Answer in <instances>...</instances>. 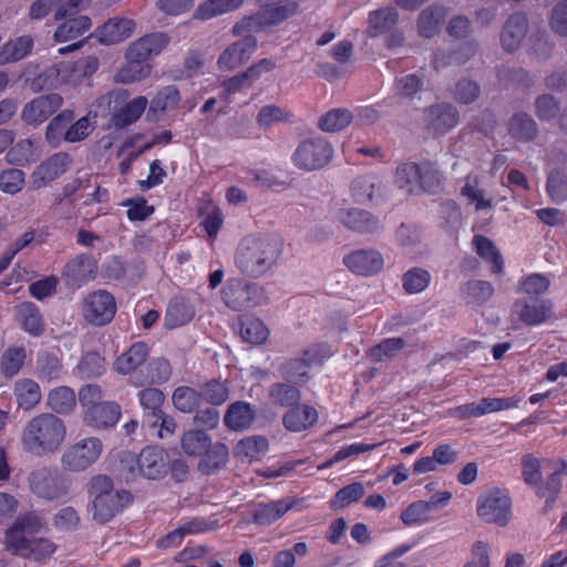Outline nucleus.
Here are the masks:
<instances>
[{
  "label": "nucleus",
  "instance_id": "obj_1",
  "mask_svg": "<svg viewBox=\"0 0 567 567\" xmlns=\"http://www.w3.org/2000/svg\"><path fill=\"white\" fill-rule=\"evenodd\" d=\"M66 439V425L53 413L44 412L31 417L21 431L23 449L34 455L56 453Z\"/></svg>",
  "mask_w": 567,
  "mask_h": 567
},
{
  "label": "nucleus",
  "instance_id": "obj_2",
  "mask_svg": "<svg viewBox=\"0 0 567 567\" xmlns=\"http://www.w3.org/2000/svg\"><path fill=\"white\" fill-rule=\"evenodd\" d=\"M90 493L93 496L92 516L99 524L110 522L132 502L128 492L114 489L112 481L104 475H99L91 481Z\"/></svg>",
  "mask_w": 567,
  "mask_h": 567
},
{
  "label": "nucleus",
  "instance_id": "obj_3",
  "mask_svg": "<svg viewBox=\"0 0 567 567\" xmlns=\"http://www.w3.org/2000/svg\"><path fill=\"white\" fill-rule=\"evenodd\" d=\"M554 460L538 458L533 454H525L522 457V478L526 485L532 487L538 497L545 498L547 505H551L561 489V480L558 472H553L546 481L543 480V467L553 470L556 465Z\"/></svg>",
  "mask_w": 567,
  "mask_h": 567
},
{
  "label": "nucleus",
  "instance_id": "obj_4",
  "mask_svg": "<svg viewBox=\"0 0 567 567\" xmlns=\"http://www.w3.org/2000/svg\"><path fill=\"white\" fill-rule=\"evenodd\" d=\"M182 451L187 456L200 457L204 471L220 467L227 462L228 450L223 443H212L210 436L200 430H188L181 437Z\"/></svg>",
  "mask_w": 567,
  "mask_h": 567
},
{
  "label": "nucleus",
  "instance_id": "obj_5",
  "mask_svg": "<svg viewBox=\"0 0 567 567\" xmlns=\"http://www.w3.org/2000/svg\"><path fill=\"white\" fill-rule=\"evenodd\" d=\"M284 251V240L275 233L255 235L250 244V277L274 274Z\"/></svg>",
  "mask_w": 567,
  "mask_h": 567
},
{
  "label": "nucleus",
  "instance_id": "obj_6",
  "mask_svg": "<svg viewBox=\"0 0 567 567\" xmlns=\"http://www.w3.org/2000/svg\"><path fill=\"white\" fill-rule=\"evenodd\" d=\"M332 157L331 144L318 136L301 141L292 153L291 161L297 168L311 172L324 167Z\"/></svg>",
  "mask_w": 567,
  "mask_h": 567
},
{
  "label": "nucleus",
  "instance_id": "obj_7",
  "mask_svg": "<svg viewBox=\"0 0 567 567\" xmlns=\"http://www.w3.org/2000/svg\"><path fill=\"white\" fill-rule=\"evenodd\" d=\"M43 524L33 514L20 516L8 528L4 535V547L14 555L23 556L30 551V544L34 543L37 534L41 532Z\"/></svg>",
  "mask_w": 567,
  "mask_h": 567
},
{
  "label": "nucleus",
  "instance_id": "obj_8",
  "mask_svg": "<svg viewBox=\"0 0 567 567\" xmlns=\"http://www.w3.org/2000/svg\"><path fill=\"white\" fill-rule=\"evenodd\" d=\"M103 443L97 437H84L71 444L62 454V467L69 472H82L102 455Z\"/></svg>",
  "mask_w": 567,
  "mask_h": 567
},
{
  "label": "nucleus",
  "instance_id": "obj_9",
  "mask_svg": "<svg viewBox=\"0 0 567 567\" xmlns=\"http://www.w3.org/2000/svg\"><path fill=\"white\" fill-rule=\"evenodd\" d=\"M511 498L501 489H492L477 499V515L485 523L505 526L511 519Z\"/></svg>",
  "mask_w": 567,
  "mask_h": 567
},
{
  "label": "nucleus",
  "instance_id": "obj_10",
  "mask_svg": "<svg viewBox=\"0 0 567 567\" xmlns=\"http://www.w3.org/2000/svg\"><path fill=\"white\" fill-rule=\"evenodd\" d=\"M553 315L551 300L519 298L512 306L511 320L526 326H539L548 321Z\"/></svg>",
  "mask_w": 567,
  "mask_h": 567
},
{
  "label": "nucleus",
  "instance_id": "obj_11",
  "mask_svg": "<svg viewBox=\"0 0 567 567\" xmlns=\"http://www.w3.org/2000/svg\"><path fill=\"white\" fill-rule=\"evenodd\" d=\"M135 468H131L133 474L147 480L163 478L169 470L168 453L158 446H147L141 451L134 460Z\"/></svg>",
  "mask_w": 567,
  "mask_h": 567
},
{
  "label": "nucleus",
  "instance_id": "obj_12",
  "mask_svg": "<svg viewBox=\"0 0 567 567\" xmlns=\"http://www.w3.org/2000/svg\"><path fill=\"white\" fill-rule=\"evenodd\" d=\"M116 312V303L112 295L99 290L87 295L82 302L84 319L94 326L109 323Z\"/></svg>",
  "mask_w": 567,
  "mask_h": 567
},
{
  "label": "nucleus",
  "instance_id": "obj_13",
  "mask_svg": "<svg viewBox=\"0 0 567 567\" xmlns=\"http://www.w3.org/2000/svg\"><path fill=\"white\" fill-rule=\"evenodd\" d=\"M71 13L72 11L63 18L64 20L54 32V40L56 42H72L66 47L60 48V54L78 50L82 45V41H79V39L84 37L92 27V21L87 16L71 17Z\"/></svg>",
  "mask_w": 567,
  "mask_h": 567
},
{
  "label": "nucleus",
  "instance_id": "obj_14",
  "mask_svg": "<svg viewBox=\"0 0 567 567\" xmlns=\"http://www.w3.org/2000/svg\"><path fill=\"white\" fill-rule=\"evenodd\" d=\"M62 103L63 100L59 94L38 96L24 105L21 118L29 125H39L54 114Z\"/></svg>",
  "mask_w": 567,
  "mask_h": 567
},
{
  "label": "nucleus",
  "instance_id": "obj_15",
  "mask_svg": "<svg viewBox=\"0 0 567 567\" xmlns=\"http://www.w3.org/2000/svg\"><path fill=\"white\" fill-rule=\"evenodd\" d=\"M69 163L70 158L66 154H54L32 172L29 178L30 188L38 190L45 187L66 171Z\"/></svg>",
  "mask_w": 567,
  "mask_h": 567
},
{
  "label": "nucleus",
  "instance_id": "obj_16",
  "mask_svg": "<svg viewBox=\"0 0 567 567\" xmlns=\"http://www.w3.org/2000/svg\"><path fill=\"white\" fill-rule=\"evenodd\" d=\"M333 219L357 233H372L379 229L380 220L370 212L360 208H337Z\"/></svg>",
  "mask_w": 567,
  "mask_h": 567
},
{
  "label": "nucleus",
  "instance_id": "obj_17",
  "mask_svg": "<svg viewBox=\"0 0 567 567\" xmlns=\"http://www.w3.org/2000/svg\"><path fill=\"white\" fill-rule=\"evenodd\" d=\"M343 265L353 274L371 276L382 270L384 259L374 249H357L343 257Z\"/></svg>",
  "mask_w": 567,
  "mask_h": 567
},
{
  "label": "nucleus",
  "instance_id": "obj_18",
  "mask_svg": "<svg viewBox=\"0 0 567 567\" xmlns=\"http://www.w3.org/2000/svg\"><path fill=\"white\" fill-rule=\"evenodd\" d=\"M422 121L427 130L434 133H446L458 123V112L451 104H435L423 111Z\"/></svg>",
  "mask_w": 567,
  "mask_h": 567
},
{
  "label": "nucleus",
  "instance_id": "obj_19",
  "mask_svg": "<svg viewBox=\"0 0 567 567\" xmlns=\"http://www.w3.org/2000/svg\"><path fill=\"white\" fill-rule=\"evenodd\" d=\"M135 30V22L128 18L109 19L95 29L93 37L105 45L116 44L128 39Z\"/></svg>",
  "mask_w": 567,
  "mask_h": 567
},
{
  "label": "nucleus",
  "instance_id": "obj_20",
  "mask_svg": "<svg viewBox=\"0 0 567 567\" xmlns=\"http://www.w3.org/2000/svg\"><path fill=\"white\" fill-rule=\"evenodd\" d=\"M260 9L256 14V21L262 27L278 24L293 16L297 3L293 0H259Z\"/></svg>",
  "mask_w": 567,
  "mask_h": 567
},
{
  "label": "nucleus",
  "instance_id": "obj_21",
  "mask_svg": "<svg viewBox=\"0 0 567 567\" xmlns=\"http://www.w3.org/2000/svg\"><path fill=\"white\" fill-rule=\"evenodd\" d=\"M527 32L528 21L524 14L514 13L509 16L499 35L502 48L507 52L516 51L525 40Z\"/></svg>",
  "mask_w": 567,
  "mask_h": 567
},
{
  "label": "nucleus",
  "instance_id": "obj_22",
  "mask_svg": "<svg viewBox=\"0 0 567 567\" xmlns=\"http://www.w3.org/2000/svg\"><path fill=\"white\" fill-rule=\"evenodd\" d=\"M460 194L476 212L491 210L494 207V198L482 187V176L478 174L470 173L464 177Z\"/></svg>",
  "mask_w": 567,
  "mask_h": 567
},
{
  "label": "nucleus",
  "instance_id": "obj_23",
  "mask_svg": "<svg viewBox=\"0 0 567 567\" xmlns=\"http://www.w3.org/2000/svg\"><path fill=\"white\" fill-rule=\"evenodd\" d=\"M121 416V408L115 402L105 401L96 406H91L84 413V422L94 429L114 426Z\"/></svg>",
  "mask_w": 567,
  "mask_h": 567
},
{
  "label": "nucleus",
  "instance_id": "obj_24",
  "mask_svg": "<svg viewBox=\"0 0 567 567\" xmlns=\"http://www.w3.org/2000/svg\"><path fill=\"white\" fill-rule=\"evenodd\" d=\"M318 420V412L308 404H297L290 408L282 417L288 431L301 432L312 426Z\"/></svg>",
  "mask_w": 567,
  "mask_h": 567
},
{
  "label": "nucleus",
  "instance_id": "obj_25",
  "mask_svg": "<svg viewBox=\"0 0 567 567\" xmlns=\"http://www.w3.org/2000/svg\"><path fill=\"white\" fill-rule=\"evenodd\" d=\"M168 39L164 33H151L132 42L127 48L132 58H141L147 61L162 52L167 45Z\"/></svg>",
  "mask_w": 567,
  "mask_h": 567
},
{
  "label": "nucleus",
  "instance_id": "obj_26",
  "mask_svg": "<svg viewBox=\"0 0 567 567\" xmlns=\"http://www.w3.org/2000/svg\"><path fill=\"white\" fill-rule=\"evenodd\" d=\"M125 59L126 63L114 76L116 83L131 84L144 80L151 74V63L141 58H132L128 49H126Z\"/></svg>",
  "mask_w": 567,
  "mask_h": 567
},
{
  "label": "nucleus",
  "instance_id": "obj_27",
  "mask_svg": "<svg viewBox=\"0 0 567 567\" xmlns=\"http://www.w3.org/2000/svg\"><path fill=\"white\" fill-rule=\"evenodd\" d=\"M16 319L20 327L33 337L44 331V322L39 309L31 302H23L14 309Z\"/></svg>",
  "mask_w": 567,
  "mask_h": 567
},
{
  "label": "nucleus",
  "instance_id": "obj_28",
  "mask_svg": "<svg viewBox=\"0 0 567 567\" xmlns=\"http://www.w3.org/2000/svg\"><path fill=\"white\" fill-rule=\"evenodd\" d=\"M398 11L392 8H382L370 12L368 18L367 34L375 38L390 32L398 22Z\"/></svg>",
  "mask_w": 567,
  "mask_h": 567
},
{
  "label": "nucleus",
  "instance_id": "obj_29",
  "mask_svg": "<svg viewBox=\"0 0 567 567\" xmlns=\"http://www.w3.org/2000/svg\"><path fill=\"white\" fill-rule=\"evenodd\" d=\"M295 504L296 501L288 498L259 504L254 512V522L259 525H270L282 517Z\"/></svg>",
  "mask_w": 567,
  "mask_h": 567
},
{
  "label": "nucleus",
  "instance_id": "obj_30",
  "mask_svg": "<svg viewBox=\"0 0 567 567\" xmlns=\"http://www.w3.org/2000/svg\"><path fill=\"white\" fill-rule=\"evenodd\" d=\"M382 183L377 176L363 175L355 177L351 182L350 193L357 203L364 204L372 200L380 193Z\"/></svg>",
  "mask_w": 567,
  "mask_h": 567
},
{
  "label": "nucleus",
  "instance_id": "obj_31",
  "mask_svg": "<svg viewBox=\"0 0 567 567\" xmlns=\"http://www.w3.org/2000/svg\"><path fill=\"white\" fill-rule=\"evenodd\" d=\"M146 357L147 347L137 342L115 360L114 369L121 374H128L135 371L145 361Z\"/></svg>",
  "mask_w": 567,
  "mask_h": 567
},
{
  "label": "nucleus",
  "instance_id": "obj_32",
  "mask_svg": "<svg viewBox=\"0 0 567 567\" xmlns=\"http://www.w3.org/2000/svg\"><path fill=\"white\" fill-rule=\"evenodd\" d=\"M244 1L245 0H206L196 8L194 17L199 20H209L238 9L243 6Z\"/></svg>",
  "mask_w": 567,
  "mask_h": 567
},
{
  "label": "nucleus",
  "instance_id": "obj_33",
  "mask_svg": "<svg viewBox=\"0 0 567 567\" xmlns=\"http://www.w3.org/2000/svg\"><path fill=\"white\" fill-rule=\"evenodd\" d=\"M94 272V260L85 256H81L69 262L64 270V275L68 277L71 284L78 287L93 278Z\"/></svg>",
  "mask_w": 567,
  "mask_h": 567
},
{
  "label": "nucleus",
  "instance_id": "obj_34",
  "mask_svg": "<svg viewBox=\"0 0 567 567\" xmlns=\"http://www.w3.org/2000/svg\"><path fill=\"white\" fill-rule=\"evenodd\" d=\"M209 529L210 527L205 520L193 519L186 522L184 525L177 527L164 538L159 539L158 546L162 548L176 547L182 543L185 535L204 533Z\"/></svg>",
  "mask_w": 567,
  "mask_h": 567
},
{
  "label": "nucleus",
  "instance_id": "obj_35",
  "mask_svg": "<svg viewBox=\"0 0 567 567\" xmlns=\"http://www.w3.org/2000/svg\"><path fill=\"white\" fill-rule=\"evenodd\" d=\"M14 395L18 405L24 410L37 406L42 398L39 384L30 379H22L16 383Z\"/></svg>",
  "mask_w": 567,
  "mask_h": 567
},
{
  "label": "nucleus",
  "instance_id": "obj_36",
  "mask_svg": "<svg viewBox=\"0 0 567 567\" xmlns=\"http://www.w3.org/2000/svg\"><path fill=\"white\" fill-rule=\"evenodd\" d=\"M293 114L287 109L276 104H268L262 106L256 115L257 125L262 130L279 124L292 122Z\"/></svg>",
  "mask_w": 567,
  "mask_h": 567
},
{
  "label": "nucleus",
  "instance_id": "obj_37",
  "mask_svg": "<svg viewBox=\"0 0 567 567\" xmlns=\"http://www.w3.org/2000/svg\"><path fill=\"white\" fill-rule=\"evenodd\" d=\"M47 404L56 413L68 414L75 408L76 396L71 388L59 386L49 392Z\"/></svg>",
  "mask_w": 567,
  "mask_h": 567
},
{
  "label": "nucleus",
  "instance_id": "obj_38",
  "mask_svg": "<svg viewBox=\"0 0 567 567\" xmlns=\"http://www.w3.org/2000/svg\"><path fill=\"white\" fill-rule=\"evenodd\" d=\"M148 101L145 96L134 97L113 115L115 126H126L136 122L144 113Z\"/></svg>",
  "mask_w": 567,
  "mask_h": 567
},
{
  "label": "nucleus",
  "instance_id": "obj_39",
  "mask_svg": "<svg viewBox=\"0 0 567 567\" xmlns=\"http://www.w3.org/2000/svg\"><path fill=\"white\" fill-rule=\"evenodd\" d=\"M248 43L245 40L228 47L218 59L221 70L233 71L245 64L248 58Z\"/></svg>",
  "mask_w": 567,
  "mask_h": 567
},
{
  "label": "nucleus",
  "instance_id": "obj_40",
  "mask_svg": "<svg viewBox=\"0 0 567 567\" xmlns=\"http://www.w3.org/2000/svg\"><path fill=\"white\" fill-rule=\"evenodd\" d=\"M33 45L30 37H20L7 42L0 50V64L13 63L25 58Z\"/></svg>",
  "mask_w": 567,
  "mask_h": 567
},
{
  "label": "nucleus",
  "instance_id": "obj_41",
  "mask_svg": "<svg viewBox=\"0 0 567 567\" xmlns=\"http://www.w3.org/2000/svg\"><path fill=\"white\" fill-rule=\"evenodd\" d=\"M445 17L444 10L441 7H430L424 9L417 20V29L420 35L424 38H432L435 35L440 25Z\"/></svg>",
  "mask_w": 567,
  "mask_h": 567
},
{
  "label": "nucleus",
  "instance_id": "obj_42",
  "mask_svg": "<svg viewBox=\"0 0 567 567\" xmlns=\"http://www.w3.org/2000/svg\"><path fill=\"white\" fill-rule=\"evenodd\" d=\"M462 293L467 303L482 306L494 295V287L485 280H470L462 288Z\"/></svg>",
  "mask_w": 567,
  "mask_h": 567
},
{
  "label": "nucleus",
  "instance_id": "obj_43",
  "mask_svg": "<svg viewBox=\"0 0 567 567\" xmlns=\"http://www.w3.org/2000/svg\"><path fill=\"white\" fill-rule=\"evenodd\" d=\"M353 120L352 113L347 109H332L321 115L318 127L323 132L334 133L346 128Z\"/></svg>",
  "mask_w": 567,
  "mask_h": 567
},
{
  "label": "nucleus",
  "instance_id": "obj_44",
  "mask_svg": "<svg viewBox=\"0 0 567 567\" xmlns=\"http://www.w3.org/2000/svg\"><path fill=\"white\" fill-rule=\"evenodd\" d=\"M195 315L193 307L185 300H174L165 315V326L169 329L189 322Z\"/></svg>",
  "mask_w": 567,
  "mask_h": 567
},
{
  "label": "nucleus",
  "instance_id": "obj_45",
  "mask_svg": "<svg viewBox=\"0 0 567 567\" xmlns=\"http://www.w3.org/2000/svg\"><path fill=\"white\" fill-rule=\"evenodd\" d=\"M512 137L518 141H529L535 137L537 127L535 121L525 113L515 114L508 126Z\"/></svg>",
  "mask_w": 567,
  "mask_h": 567
},
{
  "label": "nucleus",
  "instance_id": "obj_46",
  "mask_svg": "<svg viewBox=\"0 0 567 567\" xmlns=\"http://www.w3.org/2000/svg\"><path fill=\"white\" fill-rule=\"evenodd\" d=\"M202 400V395L189 386L177 388L172 395L173 405L182 413L194 412Z\"/></svg>",
  "mask_w": 567,
  "mask_h": 567
},
{
  "label": "nucleus",
  "instance_id": "obj_47",
  "mask_svg": "<svg viewBox=\"0 0 567 567\" xmlns=\"http://www.w3.org/2000/svg\"><path fill=\"white\" fill-rule=\"evenodd\" d=\"M476 252L492 264V271L499 274L503 270V259L494 244L484 236H475L473 239Z\"/></svg>",
  "mask_w": 567,
  "mask_h": 567
},
{
  "label": "nucleus",
  "instance_id": "obj_48",
  "mask_svg": "<svg viewBox=\"0 0 567 567\" xmlns=\"http://www.w3.org/2000/svg\"><path fill=\"white\" fill-rule=\"evenodd\" d=\"M51 11H54L55 20L63 19L70 13L63 0H37L31 6L30 16L33 19H41Z\"/></svg>",
  "mask_w": 567,
  "mask_h": 567
},
{
  "label": "nucleus",
  "instance_id": "obj_49",
  "mask_svg": "<svg viewBox=\"0 0 567 567\" xmlns=\"http://www.w3.org/2000/svg\"><path fill=\"white\" fill-rule=\"evenodd\" d=\"M421 166L415 163H403L395 171V184L412 193L419 187Z\"/></svg>",
  "mask_w": 567,
  "mask_h": 567
},
{
  "label": "nucleus",
  "instance_id": "obj_50",
  "mask_svg": "<svg viewBox=\"0 0 567 567\" xmlns=\"http://www.w3.org/2000/svg\"><path fill=\"white\" fill-rule=\"evenodd\" d=\"M430 272L419 267L408 270L402 277V285L408 293H419L423 291L430 285Z\"/></svg>",
  "mask_w": 567,
  "mask_h": 567
},
{
  "label": "nucleus",
  "instance_id": "obj_51",
  "mask_svg": "<svg viewBox=\"0 0 567 567\" xmlns=\"http://www.w3.org/2000/svg\"><path fill=\"white\" fill-rule=\"evenodd\" d=\"M269 396L274 404L293 408L300 400V392L292 385L276 383L271 386Z\"/></svg>",
  "mask_w": 567,
  "mask_h": 567
},
{
  "label": "nucleus",
  "instance_id": "obj_52",
  "mask_svg": "<svg viewBox=\"0 0 567 567\" xmlns=\"http://www.w3.org/2000/svg\"><path fill=\"white\" fill-rule=\"evenodd\" d=\"M138 401L141 406L147 411L144 419L163 412L162 406L165 401L164 393L156 388H146L138 392Z\"/></svg>",
  "mask_w": 567,
  "mask_h": 567
},
{
  "label": "nucleus",
  "instance_id": "obj_53",
  "mask_svg": "<svg viewBox=\"0 0 567 567\" xmlns=\"http://www.w3.org/2000/svg\"><path fill=\"white\" fill-rule=\"evenodd\" d=\"M37 157V147L30 140L18 142L7 154L8 162L13 165H25Z\"/></svg>",
  "mask_w": 567,
  "mask_h": 567
},
{
  "label": "nucleus",
  "instance_id": "obj_54",
  "mask_svg": "<svg viewBox=\"0 0 567 567\" xmlns=\"http://www.w3.org/2000/svg\"><path fill=\"white\" fill-rule=\"evenodd\" d=\"M151 429L156 430V436L159 440L171 437L175 434L177 423L173 416L164 411L144 419Z\"/></svg>",
  "mask_w": 567,
  "mask_h": 567
},
{
  "label": "nucleus",
  "instance_id": "obj_55",
  "mask_svg": "<svg viewBox=\"0 0 567 567\" xmlns=\"http://www.w3.org/2000/svg\"><path fill=\"white\" fill-rule=\"evenodd\" d=\"M364 495V487L361 483L349 484L339 489L330 502L332 508H344L358 502Z\"/></svg>",
  "mask_w": 567,
  "mask_h": 567
},
{
  "label": "nucleus",
  "instance_id": "obj_56",
  "mask_svg": "<svg viewBox=\"0 0 567 567\" xmlns=\"http://www.w3.org/2000/svg\"><path fill=\"white\" fill-rule=\"evenodd\" d=\"M404 346L405 341L402 338H390L371 348L369 354L372 361L380 362L394 357Z\"/></svg>",
  "mask_w": 567,
  "mask_h": 567
},
{
  "label": "nucleus",
  "instance_id": "obj_57",
  "mask_svg": "<svg viewBox=\"0 0 567 567\" xmlns=\"http://www.w3.org/2000/svg\"><path fill=\"white\" fill-rule=\"evenodd\" d=\"M225 424L233 431H241L248 424V404L245 402L233 403L225 415Z\"/></svg>",
  "mask_w": 567,
  "mask_h": 567
},
{
  "label": "nucleus",
  "instance_id": "obj_58",
  "mask_svg": "<svg viewBox=\"0 0 567 567\" xmlns=\"http://www.w3.org/2000/svg\"><path fill=\"white\" fill-rule=\"evenodd\" d=\"M442 173L430 164L421 166L419 187L427 193H436L443 185Z\"/></svg>",
  "mask_w": 567,
  "mask_h": 567
},
{
  "label": "nucleus",
  "instance_id": "obj_59",
  "mask_svg": "<svg viewBox=\"0 0 567 567\" xmlns=\"http://www.w3.org/2000/svg\"><path fill=\"white\" fill-rule=\"evenodd\" d=\"M25 184L24 173L18 168H9L0 173V190L14 195L19 193Z\"/></svg>",
  "mask_w": 567,
  "mask_h": 567
},
{
  "label": "nucleus",
  "instance_id": "obj_60",
  "mask_svg": "<svg viewBox=\"0 0 567 567\" xmlns=\"http://www.w3.org/2000/svg\"><path fill=\"white\" fill-rule=\"evenodd\" d=\"M74 118V114L72 111L65 110L58 114L52 121L49 123L47 127V138L50 142H58L61 138L64 140V132L68 130L69 124Z\"/></svg>",
  "mask_w": 567,
  "mask_h": 567
},
{
  "label": "nucleus",
  "instance_id": "obj_61",
  "mask_svg": "<svg viewBox=\"0 0 567 567\" xmlns=\"http://www.w3.org/2000/svg\"><path fill=\"white\" fill-rule=\"evenodd\" d=\"M462 567H492L489 545L482 540L474 542L470 549L468 559Z\"/></svg>",
  "mask_w": 567,
  "mask_h": 567
},
{
  "label": "nucleus",
  "instance_id": "obj_62",
  "mask_svg": "<svg viewBox=\"0 0 567 567\" xmlns=\"http://www.w3.org/2000/svg\"><path fill=\"white\" fill-rule=\"evenodd\" d=\"M550 286V279L543 274H530L519 282V290L528 296L545 293Z\"/></svg>",
  "mask_w": 567,
  "mask_h": 567
},
{
  "label": "nucleus",
  "instance_id": "obj_63",
  "mask_svg": "<svg viewBox=\"0 0 567 567\" xmlns=\"http://www.w3.org/2000/svg\"><path fill=\"white\" fill-rule=\"evenodd\" d=\"M30 484L35 494L45 498H54L58 493L53 488L54 480L45 471L33 473L30 478Z\"/></svg>",
  "mask_w": 567,
  "mask_h": 567
},
{
  "label": "nucleus",
  "instance_id": "obj_64",
  "mask_svg": "<svg viewBox=\"0 0 567 567\" xmlns=\"http://www.w3.org/2000/svg\"><path fill=\"white\" fill-rule=\"evenodd\" d=\"M549 27L557 35L567 38V0L558 2L553 8Z\"/></svg>",
  "mask_w": 567,
  "mask_h": 567
}]
</instances>
